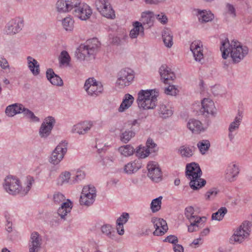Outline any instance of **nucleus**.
I'll return each mask as SVG.
<instances>
[{"mask_svg":"<svg viewBox=\"0 0 252 252\" xmlns=\"http://www.w3.org/2000/svg\"><path fill=\"white\" fill-rule=\"evenodd\" d=\"M56 9L60 13L72 12L75 17L82 21L89 19L93 13L91 7L81 0H58Z\"/></svg>","mask_w":252,"mask_h":252,"instance_id":"obj_1","label":"nucleus"},{"mask_svg":"<svg viewBox=\"0 0 252 252\" xmlns=\"http://www.w3.org/2000/svg\"><path fill=\"white\" fill-rule=\"evenodd\" d=\"M222 52V57L226 59L230 55L233 61L239 63L248 54L249 50L236 40L229 41L227 38L221 42L220 47Z\"/></svg>","mask_w":252,"mask_h":252,"instance_id":"obj_2","label":"nucleus"},{"mask_svg":"<svg viewBox=\"0 0 252 252\" xmlns=\"http://www.w3.org/2000/svg\"><path fill=\"white\" fill-rule=\"evenodd\" d=\"M186 175L189 180V186L193 190H198L206 185V180L201 178L202 171L200 166L195 162L186 165Z\"/></svg>","mask_w":252,"mask_h":252,"instance_id":"obj_3","label":"nucleus"},{"mask_svg":"<svg viewBox=\"0 0 252 252\" xmlns=\"http://www.w3.org/2000/svg\"><path fill=\"white\" fill-rule=\"evenodd\" d=\"M158 94V92L156 89L140 90L136 100L138 106L143 110L154 109L157 105Z\"/></svg>","mask_w":252,"mask_h":252,"instance_id":"obj_4","label":"nucleus"},{"mask_svg":"<svg viewBox=\"0 0 252 252\" xmlns=\"http://www.w3.org/2000/svg\"><path fill=\"white\" fill-rule=\"evenodd\" d=\"M100 43L97 38L88 40L84 44H81L77 48V58L81 61L87 58L94 59L98 52Z\"/></svg>","mask_w":252,"mask_h":252,"instance_id":"obj_5","label":"nucleus"},{"mask_svg":"<svg viewBox=\"0 0 252 252\" xmlns=\"http://www.w3.org/2000/svg\"><path fill=\"white\" fill-rule=\"evenodd\" d=\"M251 225L250 221H244L239 226L234 229L230 240L238 244L242 243L249 237Z\"/></svg>","mask_w":252,"mask_h":252,"instance_id":"obj_6","label":"nucleus"},{"mask_svg":"<svg viewBox=\"0 0 252 252\" xmlns=\"http://www.w3.org/2000/svg\"><path fill=\"white\" fill-rule=\"evenodd\" d=\"M83 89L87 94L93 97H96L103 92L102 84L94 77L87 79L84 83Z\"/></svg>","mask_w":252,"mask_h":252,"instance_id":"obj_7","label":"nucleus"},{"mask_svg":"<svg viewBox=\"0 0 252 252\" xmlns=\"http://www.w3.org/2000/svg\"><path fill=\"white\" fill-rule=\"evenodd\" d=\"M96 197V190L94 186H84L81 193L80 203L81 205L89 206L94 203Z\"/></svg>","mask_w":252,"mask_h":252,"instance_id":"obj_8","label":"nucleus"},{"mask_svg":"<svg viewBox=\"0 0 252 252\" xmlns=\"http://www.w3.org/2000/svg\"><path fill=\"white\" fill-rule=\"evenodd\" d=\"M67 143L65 141L60 143L52 152L49 162L55 165L59 164L63 159L67 150Z\"/></svg>","mask_w":252,"mask_h":252,"instance_id":"obj_9","label":"nucleus"},{"mask_svg":"<svg viewBox=\"0 0 252 252\" xmlns=\"http://www.w3.org/2000/svg\"><path fill=\"white\" fill-rule=\"evenodd\" d=\"M134 78V71L129 68H125L118 73L116 85L120 88H124L131 84Z\"/></svg>","mask_w":252,"mask_h":252,"instance_id":"obj_10","label":"nucleus"},{"mask_svg":"<svg viewBox=\"0 0 252 252\" xmlns=\"http://www.w3.org/2000/svg\"><path fill=\"white\" fill-rule=\"evenodd\" d=\"M95 5L102 16L111 19L115 18V11L108 0H96Z\"/></svg>","mask_w":252,"mask_h":252,"instance_id":"obj_11","label":"nucleus"},{"mask_svg":"<svg viewBox=\"0 0 252 252\" xmlns=\"http://www.w3.org/2000/svg\"><path fill=\"white\" fill-rule=\"evenodd\" d=\"M55 124L54 117L50 116L45 117L39 128V136L42 138H47L51 134Z\"/></svg>","mask_w":252,"mask_h":252,"instance_id":"obj_12","label":"nucleus"},{"mask_svg":"<svg viewBox=\"0 0 252 252\" xmlns=\"http://www.w3.org/2000/svg\"><path fill=\"white\" fill-rule=\"evenodd\" d=\"M147 175L153 181L159 182L162 180V172L156 161H149L147 165Z\"/></svg>","mask_w":252,"mask_h":252,"instance_id":"obj_13","label":"nucleus"},{"mask_svg":"<svg viewBox=\"0 0 252 252\" xmlns=\"http://www.w3.org/2000/svg\"><path fill=\"white\" fill-rule=\"evenodd\" d=\"M3 187L10 194L16 195L19 193V180L13 176H8L4 180Z\"/></svg>","mask_w":252,"mask_h":252,"instance_id":"obj_14","label":"nucleus"},{"mask_svg":"<svg viewBox=\"0 0 252 252\" xmlns=\"http://www.w3.org/2000/svg\"><path fill=\"white\" fill-rule=\"evenodd\" d=\"M239 173L240 168L238 164L236 162H231L227 165L224 177L227 181L232 182L237 179Z\"/></svg>","mask_w":252,"mask_h":252,"instance_id":"obj_15","label":"nucleus"},{"mask_svg":"<svg viewBox=\"0 0 252 252\" xmlns=\"http://www.w3.org/2000/svg\"><path fill=\"white\" fill-rule=\"evenodd\" d=\"M42 239L40 235L34 231L31 234L29 241V252H39L41 248Z\"/></svg>","mask_w":252,"mask_h":252,"instance_id":"obj_16","label":"nucleus"},{"mask_svg":"<svg viewBox=\"0 0 252 252\" xmlns=\"http://www.w3.org/2000/svg\"><path fill=\"white\" fill-rule=\"evenodd\" d=\"M23 27V19L20 17H16L7 23L6 32L7 34H14L20 32Z\"/></svg>","mask_w":252,"mask_h":252,"instance_id":"obj_17","label":"nucleus"},{"mask_svg":"<svg viewBox=\"0 0 252 252\" xmlns=\"http://www.w3.org/2000/svg\"><path fill=\"white\" fill-rule=\"evenodd\" d=\"M201 112L204 115L215 116L217 114V109L214 101L209 98H204L201 100Z\"/></svg>","mask_w":252,"mask_h":252,"instance_id":"obj_18","label":"nucleus"},{"mask_svg":"<svg viewBox=\"0 0 252 252\" xmlns=\"http://www.w3.org/2000/svg\"><path fill=\"white\" fill-rule=\"evenodd\" d=\"M190 50L193 54L195 61L201 62L204 59L203 45L200 40L193 41L190 46Z\"/></svg>","mask_w":252,"mask_h":252,"instance_id":"obj_19","label":"nucleus"},{"mask_svg":"<svg viewBox=\"0 0 252 252\" xmlns=\"http://www.w3.org/2000/svg\"><path fill=\"white\" fill-rule=\"evenodd\" d=\"M151 222L155 228V230L153 232L155 235H162L168 230L167 223L166 221L162 219L154 217L152 218Z\"/></svg>","mask_w":252,"mask_h":252,"instance_id":"obj_20","label":"nucleus"},{"mask_svg":"<svg viewBox=\"0 0 252 252\" xmlns=\"http://www.w3.org/2000/svg\"><path fill=\"white\" fill-rule=\"evenodd\" d=\"M185 215L189 222L205 223L207 220L206 217H200L196 215L194 208L192 206H188L185 208Z\"/></svg>","mask_w":252,"mask_h":252,"instance_id":"obj_21","label":"nucleus"},{"mask_svg":"<svg viewBox=\"0 0 252 252\" xmlns=\"http://www.w3.org/2000/svg\"><path fill=\"white\" fill-rule=\"evenodd\" d=\"M93 125L94 122L92 121H83L74 125L72 127L71 132L79 134H84L91 129Z\"/></svg>","mask_w":252,"mask_h":252,"instance_id":"obj_22","label":"nucleus"},{"mask_svg":"<svg viewBox=\"0 0 252 252\" xmlns=\"http://www.w3.org/2000/svg\"><path fill=\"white\" fill-rule=\"evenodd\" d=\"M73 207V203L69 199H67L65 202L61 204L58 208L57 213L61 219L63 220H66V217L71 212Z\"/></svg>","mask_w":252,"mask_h":252,"instance_id":"obj_23","label":"nucleus"},{"mask_svg":"<svg viewBox=\"0 0 252 252\" xmlns=\"http://www.w3.org/2000/svg\"><path fill=\"white\" fill-rule=\"evenodd\" d=\"M187 126L194 134H199L206 129L200 121L195 119H189L187 123Z\"/></svg>","mask_w":252,"mask_h":252,"instance_id":"obj_24","label":"nucleus"},{"mask_svg":"<svg viewBox=\"0 0 252 252\" xmlns=\"http://www.w3.org/2000/svg\"><path fill=\"white\" fill-rule=\"evenodd\" d=\"M132 28L129 32V37L132 39H135L140 36L144 35V27L142 24L139 21H134L132 23Z\"/></svg>","mask_w":252,"mask_h":252,"instance_id":"obj_25","label":"nucleus"},{"mask_svg":"<svg viewBox=\"0 0 252 252\" xmlns=\"http://www.w3.org/2000/svg\"><path fill=\"white\" fill-rule=\"evenodd\" d=\"M142 165L141 160L135 159L126 163L124 167V171L125 173L131 175L138 171L142 167Z\"/></svg>","mask_w":252,"mask_h":252,"instance_id":"obj_26","label":"nucleus"},{"mask_svg":"<svg viewBox=\"0 0 252 252\" xmlns=\"http://www.w3.org/2000/svg\"><path fill=\"white\" fill-rule=\"evenodd\" d=\"M154 17L155 14L153 11H145L141 13L140 20L143 26L150 28L154 25Z\"/></svg>","mask_w":252,"mask_h":252,"instance_id":"obj_27","label":"nucleus"},{"mask_svg":"<svg viewBox=\"0 0 252 252\" xmlns=\"http://www.w3.org/2000/svg\"><path fill=\"white\" fill-rule=\"evenodd\" d=\"M24 107V105L21 103H13L6 107L5 113L7 116L12 117L17 114L22 113Z\"/></svg>","mask_w":252,"mask_h":252,"instance_id":"obj_28","label":"nucleus"},{"mask_svg":"<svg viewBox=\"0 0 252 252\" xmlns=\"http://www.w3.org/2000/svg\"><path fill=\"white\" fill-rule=\"evenodd\" d=\"M27 66L33 76H37L40 73V65L36 60L31 56L26 58Z\"/></svg>","mask_w":252,"mask_h":252,"instance_id":"obj_29","label":"nucleus"},{"mask_svg":"<svg viewBox=\"0 0 252 252\" xmlns=\"http://www.w3.org/2000/svg\"><path fill=\"white\" fill-rule=\"evenodd\" d=\"M242 122V117L238 115L236 116L233 121L230 123L228 127V137L230 140L234 138V135L238 131L239 126Z\"/></svg>","mask_w":252,"mask_h":252,"instance_id":"obj_30","label":"nucleus"},{"mask_svg":"<svg viewBox=\"0 0 252 252\" xmlns=\"http://www.w3.org/2000/svg\"><path fill=\"white\" fill-rule=\"evenodd\" d=\"M174 112L173 108L169 103L161 104L158 108V114L162 119H167L171 117Z\"/></svg>","mask_w":252,"mask_h":252,"instance_id":"obj_31","label":"nucleus"},{"mask_svg":"<svg viewBox=\"0 0 252 252\" xmlns=\"http://www.w3.org/2000/svg\"><path fill=\"white\" fill-rule=\"evenodd\" d=\"M196 16L201 23H207L211 21L214 18V14L210 10H196Z\"/></svg>","mask_w":252,"mask_h":252,"instance_id":"obj_32","label":"nucleus"},{"mask_svg":"<svg viewBox=\"0 0 252 252\" xmlns=\"http://www.w3.org/2000/svg\"><path fill=\"white\" fill-rule=\"evenodd\" d=\"M34 183V180L32 176L27 177L22 184L19 182L20 191L19 193L22 195L27 194Z\"/></svg>","mask_w":252,"mask_h":252,"instance_id":"obj_33","label":"nucleus"},{"mask_svg":"<svg viewBox=\"0 0 252 252\" xmlns=\"http://www.w3.org/2000/svg\"><path fill=\"white\" fill-rule=\"evenodd\" d=\"M117 152L121 157L128 158L134 154L135 149L131 144H126L119 147Z\"/></svg>","mask_w":252,"mask_h":252,"instance_id":"obj_34","label":"nucleus"},{"mask_svg":"<svg viewBox=\"0 0 252 252\" xmlns=\"http://www.w3.org/2000/svg\"><path fill=\"white\" fill-rule=\"evenodd\" d=\"M46 74L47 79L52 85L57 86H62L63 85V80L59 76L55 73L52 69H48Z\"/></svg>","mask_w":252,"mask_h":252,"instance_id":"obj_35","label":"nucleus"},{"mask_svg":"<svg viewBox=\"0 0 252 252\" xmlns=\"http://www.w3.org/2000/svg\"><path fill=\"white\" fill-rule=\"evenodd\" d=\"M195 147L188 144L181 146L178 149V153L184 158H189L193 156L195 152Z\"/></svg>","mask_w":252,"mask_h":252,"instance_id":"obj_36","label":"nucleus"},{"mask_svg":"<svg viewBox=\"0 0 252 252\" xmlns=\"http://www.w3.org/2000/svg\"><path fill=\"white\" fill-rule=\"evenodd\" d=\"M159 72L160 75L161 79L164 83L170 80H173L175 78V75L171 69L165 65H162L159 69Z\"/></svg>","mask_w":252,"mask_h":252,"instance_id":"obj_37","label":"nucleus"},{"mask_svg":"<svg viewBox=\"0 0 252 252\" xmlns=\"http://www.w3.org/2000/svg\"><path fill=\"white\" fill-rule=\"evenodd\" d=\"M134 98L133 96L129 94L125 95L123 101L118 108L119 112H124L128 109L133 103Z\"/></svg>","mask_w":252,"mask_h":252,"instance_id":"obj_38","label":"nucleus"},{"mask_svg":"<svg viewBox=\"0 0 252 252\" xmlns=\"http://www.w3.org/2000/svg\"><path fill=\"white\" fill-rule=\"evenodd\" d=\"M71 173L67 171L62 172L57 179V184L59 186H62L64 184L73 185L71 183Z\"/></svg>","mask_w":252,"mask_h":252,"instance_id":"obj_39","label":"nucleus"},{"mask_svg":"<svg viewBox=\"0 0 252 252\" xmlns=\"http://www.w3.org/2000/svg\"><path fill=\"white\" fill-rule=\"evenodd\" d=\"M101 231L103 234L108 238L114 240L116 238V234L112 226L109 224H105L101 226Z\"/></svg>","mask_w":252,"mask_h":252,"instance_id":"obj_40","label":"nucleus"},{"mask_svg":"<svg viewBox=\"0 0 252 252\" xmlns=\"http://www.w3.org/2000/svg\"><path fill=\"white\" fill-rule=\"evenodd\" d=\"M162 37L164 45L168 48H171L173 44L172 32L168 30H165L162 32Z\"/></svg>","mask_w":252,"mask_h":252,"instance_id":"obj_41","label":"nucleus"},{"mask_svg":"<svg viewBox=\"0 0 252 252\" xmlns=\"http://www.w3.org/2000/svg\"><path fill=\"white\" fill-rule=\"evenodd\" d=\"M196 146L202 155H205L208 152L210 146V142L208 139H203L199 141Z\"/></svg>","mask_w":252,"mask_h":252,"instance_id":"obj_42","label":"nucleus"},{"mask_svg":"<svg viewBox=\"0 0 252 252\" xmlns=\"http://www.w3.org/2000/svg\"><path fill=\"white\" fill-rule=\"evenodd\" d=\"M135 135V132L133 130L127 129L120 133V139L123 143L126 144L130 141Z\"/></svg>","mask_w":252,"mask_h":252,"instance_id":"obj_43","label":"nucleus"},{"mask_svg":"<svg viewBox=\"0 0 252 252\" xmlns=\"http://www.w3.org/2000/svg\"><path fill=\"white\" fill-rule=\"evenodd\" d=\"M74 21L73 18L68 16L63 18L62 21L63 28L67 32H71L74 28Z\"/></svg>","mask_w":252,"mask_h":252,"instance_id":"obj_44","label":"nucleus"},{"mask_svg":"<svg viewBox=\"0 0 252 252\" xmlns=\"http://www.w3.org/2000/svg\"><path fill=\"white\" fill-rule=\"evenodd\" d=\"M22 113L24 117L31 122L39 123L40 119L35 116L34 113L28 108L24 107Z\"/></svg>","mask_w":252,"mask_h":252,"instance_id":"obj_45","label":"nucleus"},{"mask_svg":"<svg viewBox=\"0 0 252 252\" xmlns=\"http://www.w3.org/2000/svg\"><path fill=\"white\" fill-rule=\"evenodd\" d=\"M86 177V173L81 168L77 169L75 175L71 178V183L73 185L79 183L81 181L84 180Z\"/></svg>","mask_w":252,"mask_h":252,"instance_id":"obj_46","label":"nucleus"},{"mask_svg":"<svg viewBox=\"0 0 252 252\" xmlns=\"http://www.w3.org/2000/svg\"><path fill=\"white\" fill-rule=\"evenodd\" d=\"M136 156L140 158H145L149 156L150 151L148 148L141 145L139 146L135 149Z\"/></svg>","mask_w":252,"mask_h":252,"instance_id":"obj_47","label":"nucleus"},{"mask_svg":"<svg viewBox=\"0 0 252 252\" xmlns=\"http://www.w3.org/2000/svg\"><path fill=\"white\" fill-rule=\"evenodd\" d=\"M162 196H160L152 200L150 204V209L153 213L158 212L161 207Z\"/></svg>","mask_w":252,"mask_h":252,"instance_id":"obj_48","label":"nucleus"},{"mask_svg":"<svg viewBox=\"0 0 252 252\" xmlns=\"http://www.w3.org/2000/svg\"><path fill=\"white\" fill-rule=\"evenodd\" d=\"M70 60V57L66 51H63L59 57V60L61 65L65 66H69Z\"/></svg>","mask_w":252,"mask_h":252,"instance_id":"obj_49","label":"nucleus"},{"mask_svg":"<svg viewBox=\"0 0 252 252\" xmlns=\"http://www.w3.org/2000/svg\"><path fill=\"white\" fill-rule=\"evenodd\" d=\"M227 212V209L224 207H222L220 208L217 212L212 214L211 217L212 220L220 221L223 219Z\"/></svg>","mask_w":252,"mask_h":252,"instance_id":"obj_50","label":"nucleus"},{"mask_svg":"<svg viewBox=\"0 0 252 252\" xmlns=\"http://www.w3.org/2000/svg\"><path fill=\"white\" fill-rule=\"evenodd\" d=\"M225 14L230 17L235 18L236 17V10L235 6L230 3H227L225 6Z\"/></svg>","mask_w":252,"mask_h":252,"instance_id":"obj_51","label":"nucleus"},{"mask_svg":"<svg viewBox=\"0 0 252 252\" xmlns=\"http://www.w3.org/2000/svg\"><path fill=\"white\" fill-rule=\"evenodd\" d=\"M219 190L217 188H212L208 190L205 194V199L206 200H211L214 199L217 195Z\"/></svg>","mask_w":252,"mask_h":252,"instance_id":"obj_52","label":"nucleus"},{"mask_svg":"<svg viewBox=\"0 0 252 252\" xmlns=\"http://www.w3.org/2000/svg\"><path fill=\"white\" fill-rule=\"evenodd\" d=\"M53 200L55 204H60L65 202L66 199H65L64 195L62 193L56 192L53 195Z\"/></svg>","mask_w":252,"mask_h":252,"instance_id":"obj_53","label":"nucleus"},{"mask_svg":"<svg viewBox=\"0 0 252 252\" xmlns=\"http://www.w3.org/2000/svg\"><path fill=\"white\" fill-rule=\"evenodd\" d=\"M179 91L177 87L174 85H169L164 89V93L167 95L172 96L176 95Z\"/></svg>","mask_w":252,"mask_h":252,"instance_id":"obj_54","label":"nucleus"},{"mask_svg":"<svg viewBox=\"0 0 252 252\" xmlns=\"http://www.w3.org/2000/svg\"><path fill=\"white\" fill-rule=\"evenodd\" d=\"M190 224L188 226L189 232H193L198 230L200 227L203 226L205 223L189 222Z\"/></svg>","mask_w":252,"mask_h":252,"instance_id":"obj_55","label":"nucleus"},{"mask_svg":"<svg viewBox=\"0 0 252 252\" xmlns=\"http://www.w3.org/2000/svg\"><path fill=\"white\" fill-rule=\"evenodd\" d=\"M129 215L127 213H123L122 215L117 219L116 223L124 225L128 220Z\"/></svg>","mask_w":252,"mask_h":252,"instance_id":"obj_56","label":"nucleus"},{"mask_svg":"<svg viewBox=\"0 0 252 252\" xmlns=\"http://www.w3.org/2000/svg\"><path fill=\"white\" fill-rule=\"evenodd\" d=\"M157 20L161 24L165 25L168 22V18L166 15L163 12L155 15Z\"/></svg>","mask_w":252,"mask_h":252,"instance_id":"obj_57","label":"nucleus"},{"mask_svg":"<svg viewBox=\"0 0 252 252\" xmlns=\"http://www.w3.org/2000/svg\"><path fill=\"white\" fill-rule=\"evenodd\" d=\"M0 67L4 70H9L10 66L7 60L2 56L0 55Z\"/></svg>","mask_w":252,"mask_h":252,"instance_id":"obj_58","label":"nucleus"},{"mask_svg":"<svg viewBox=\"0 0 252 252\" xmlns=\"http://www.w3.org/2000/svg\"><path fill=\"white\" fill-rule=\"evenodd\" d=\"M164 242H168L173 244L174 245L176 244L178 242L177 237L175 235H169L167 236L164 240Z\"/></svg>","mask_w":252,"mask_h":252,"instance_id":"obj_59","label":"nucleus"},{"mask_svg":"<svg viewBox=\"0 0 252 252\" xmlns=\"http://www.w3.org/2000/svg\"><path fill=\"white\" fill-rule=\"evenodd\" d=\"M156 144L154 143L152 139H148L146 142V148H148L150 150V153L152 151V150L156 147Z\"/></svg>","mask_w":252,"mask_h":252,"instance_id":"obj_60","label":"nucleus"},{"mask_svg":"<svg viewBox=\"0 0 252 252\" xmlns=\"http://www.w3.org/2000/svg\"><path fill=\"white\" fill-rule=\"evenodd\" d=\"M116 229L117 233L120 236L123 235L125 233V229H124V225H121V224H118V223H116Z\"/></svg>","mask_w":252,"mask_h":252,"instance_id":"obj_61","label":"nucleus"},{"mask_svg":"<svg viewBox=\"0 0 252 252\" xmlns=\"http://www.w3.org/2000/svg\"><path fill=\"white\" fill-rule=\"evenodd\" d=\"M127 125L132 128L134 126L137 125L139 126V124L138 123V120L137 119H134L132 120L128 121L127 122Z\"/></svg>","mask_w":252,"mask_h":252,"instance_id":"obj_62","label":"nucleus"},{"mask_svg":"<svg viewBox=\"0 0 252 252\" xmlns=\"http://www.w3.org/2000/svg\"><path fill=\"white\" fill-rule=\"evenodd\" d=\"M105 146V145H104L103 146H102L100 144V141L98 139H97L96 141V145L95 148L97 149L98 153H100L101 151H103L104 147Z\"/></svg>","mask_w":252,"mask_h":252,"instance_id":"obj_63","label":"nucleus"},{"mask_svg":"<svg viewBox=\"0 0 252 252\" xmlns=\"http://www.w3.org/2000/svg\"><path fill=\"white\" fill-rule=\"evenodd\" d=\"M174 252H183L184 248L182 245L179 244H175L173 246Z\"/></svg>","mask_w":252,"mask_h":252,"instance_id":"obj_64","label":"nucleus"}]
</instances>
